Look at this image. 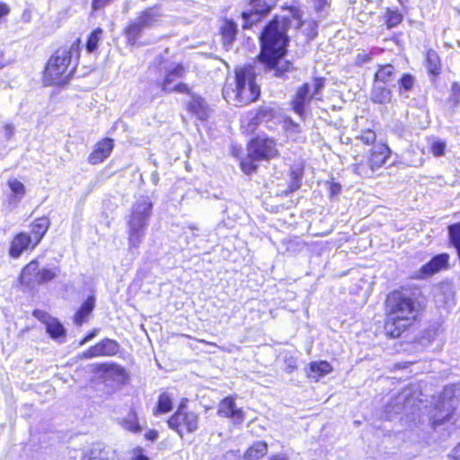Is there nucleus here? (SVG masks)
Here are the masks:
<instances>
[{"label":"nucleus","instance_id":"f257e3e1","mask_svg":"<svg viewBox=\"0 0 460 460\" xmlns=\"http://www.w3.org/2000/svg\"><path fill=\"white\" fill-rule=\"evenodd\" d=\"M286 25L285 18L279 20L276 17L268 23L261 35V60L270 70H274L277 77L284 76L286 72L293 68L290 62L282 59L288 41Z\"/></svg>","mask_w":460,"mask_h":460},{"label":"nucleus","instance_id":"f03ea898","mask_svg":"<svg viewBox=\"0 0 460 460\" xmlns=\"http://www.w3.org/2000/svg\"><path fill=\"white\" fill-rule=\"evenodd\" d=\"M386 308L385 330L389 336L396 338L415 320L418 304L406 293L394 291L386 299Z\"/></svg>","mask_w":460,"mask_h":460},{"label":"nucleus","instance_id":"7ed1b4c3","mask_svg":"<svg viewBox=\"0 0 460 460\" xmlns=\"http://www.w3.org/2000/svg\"><path fill=\"white\" fill-rule=\"evenodd\" d=\"M261 93L255 83V71L252 66L237 67L233 83L227 82L223 88V96L235 106H244L255 102Z\"/></svg>","mask_w":460,"mask_h":460},{"label":"nucleus","instance_id":"20e7f679","mask_svg":"<svg viewBox=\"0 0 460 460\" xmlns=\"http://www.w3.org/2000/svg\"><path fill=\"white\" fill-rule=\"evenodd\" d=\"M78 43H73L69 48L58 49L49 59L44 72V81L49 84L66 83L73 70H69L73 57L78 56Z\"/></svg>","mask_w":460,"mask_h":460},{"label":"nucleus","instance_id":"39448f33","mask_svg":"<svg viewBox=\"0 0 460 460\" xmlns=\"http://www.w3.org/2000/svg\"><path fill=\"white\" fill-rule=\"evenodd\" d=\"M153 204L148 197L142 196L132 207L128 222L129 248H138L146 234V229L152 213Z\"/></svg>","mask_w":460,"mask_h":460},{"label":"nucleus","instance_id":"423d86ee","mask_svg":"<svg viewBox=\"0 0 460 460\" xmlns=\"http://www.w3.org/2000/svg\"><path fill=\"white\" fill-rule=\"evenodd\" d=\"M162 17L163 13L159 5L146 8L138 13L137 16L131 20L125 29L128 41L134 45L141 37L143 31L158 25Z\"/></svg>","mask_w":460,"mask_h":460},{"label":"nucleus","instance_id":"0eeeda50","mask_svg":"<svg viewBox=\"0 0 460 460\" xmlns=\"http://www.w3.org/2000/svg\"><path fill=\"white\" fill-rule=\"evenodd\" d=\"M168 426L176 430L182 438L183 429L192 433L199 428V415L194 411H187L186 406L181 403L176 412L168 420Z\"/></svg>","mask_w":460,"mask_h":460},{"label":"nucleus","instance_id":"6e6552de","mask_svg":"<svg viewBox=\"0 0 460 460\" xmlns=\"http://www.w3.org/2000/svg\"><path fill=\"white\" fill-rule=\"evenodd\" d=\"M247 151L254 160L270 159L278 155L275 141L268 137H258L251 140Z\"/></svg>","mask_w":460,"mask_h":460},{"label":"nucleus","instance_id":"1a4fd4ad","mask_svg":"<svg viewBox=\"0 0 460 460\" xmlns=\"http://www.w3.org/2000/svg\"><path fill=\"white\" fill-rule=\"evenodd\" d=\"M250 9L242 13L243 20V28L248 29L253 23L259 22L261 17L268 14L274 6L272 0H251Z\"/></svg>","mask_w":460,"mask_h":460},{"label":"nucleus","instance_id":"9d476101","mask_svg":"<svg viewBox=\"0 0 460 460\" xmlns=\"http://www.w3.org/2000/svg\"><path fill=\"white\" fill-rule=\"evenodd\" d=\"M88 367L91 373L104 382H121L126 376L125 369L115 363L92 364Z\"/></svg>","mask_w":460,"mask_h":460},{"label":"nucleus","instance_id":"9b49d317","mask_svg":"<svg viewBox=\"0 0 460 460\" xmlns=\"http://www.w3.org/2000/svg\"><path fill=\"white\" fill-rule=\"evenodd\" d=\"M119 343L111 339H103L83 353V358L111 357L119 352Z\"/></svg>","mask_w":460,"mask_h":460},{"label":"nucleus","instance_id":"f8f14e48","mask_svg":"<svg viewBox=\"0 0 460 460\" xmlns=\"http://www.w3.org/2000/svg\"><path fill=\"white\" fill-rule=\"evenodd\" d=\"M312 99L311 86L309 83H306L297 89L292 100L293 111L303 119L305 118L306 107L310 104Z\"/></svg>","mask_w":460,"mask_h":460},{"label":"nucleus","instance_id":"ddd939ff","mask_svg":"<svg viewBox=\"0 0 460 460\" xmlns=\"http://www.w3.org/2000/svg\"><path fill=\"white\" fill-rule=\"evenodd\" d=\"M217 413L221 417L231 419L234 423L240 424L245 419L242 409L236 407L233 398L226 397L218 404Z\"/></svg>","mask_w":460,"mask_h":460},{"label":"nucleus","instance_id":"4468645a","mask_svg":"<svg viewBox=\"0 0 460 460\" xmlns=\"http://www.w3.org/2000/svg\"><path fill=\"white\" fill-rule=\"evenodd\" d=\"M33 242L30 238V234L25 232L17 234L10 243L9 255L13 259H18L24 251L34 249Z\"/></svg>","mask_w":460,"mask_h":460},{"label":"nucleus","instance_id":"2eb2a0df","mask_svg":"<svg viewBox=\"0 0 460 460\" xmlns=\"http://www.w3.org/2000/svg\"><path fill=\"white\" fill-rule=\"evenodd\" d=\"M34 316L46 324L47 332L53 339H58L65 336V328L56 318L51 317L47 313L36 310Z\"/></svg>","mask_w":460,"mask_h":460},{"label":"nucleus","instance_id":"dca6fc26","mask_svg":"<svg viewBox=\"0 0 460 460\" xmlns=\"http://www.w3.org/2000/svg\"><path fill=\"white\" fill-rule=\"evenodd\" d=\"M82 460H119L111 447L101 443L93 444L83 456Z\"/></svg>","mask_w":460,"mask_h":460},{"label":"nucleus","instance_id":"f3484780","mask_svg":"<svg viewBox=\"0 0 460 460\" xmlns=\"http://www.w3.org/2000/svg\"><path fill=\"white\" fill-rule=\"evenodd\" d=\"M454 400L445 401L443 398L435 406V412L431 414L430 420L434 427L448 421L453 412Z\"/></svg>","mask_w":460,"mask_h":460},{"label":"nucleus","instance_id":"a211bd4d","mask_svg":"<svg viewBox=\"0 0 460 460\" xmlns=\"http://www.w3.org/2000/svg\"><path fill=\"white\" fill-rule=\"evenodd\" d=\"M113 149V140L111 138H104L99 141L93 152L88 156V162L92 164H98L104 161Z\"/></svg>","mask_w":460,"mask_h":460},{"label":"nucleus","instance_id":"6ab92c4d","mask_svg":"<svg viewBox=\"0 0 460 460\" xmlns=\"http://www.w3.org/2000/svg\"><path fill=\"white\" fill-rule=\"evenodd\" d=\"M448 259L449 257L446 253L436 255L428 263L421 266L419 271V277H429L438 272L442 269L447 268L448 264Z\"/></svg>","mask_w":460,"mask_h":460},{"label":"nucleus","instance_id":"aec40b11","mask_svg":"<svg viewBox=\"0 0 460 460\" xmlns=\"http://www.w3.org/2000/svg\"><path fill=\"white\" fill-rule=\"evenodd\" d=\"M390 153L391 151L386 145L376 144L373 146L367 159L375 172L385 164Z\"/></svg>","mask_w":460,"mask_h":460},{"label":"nucleus","instance_id":"412c9836","mask_svg":"<svg viewBox=\"0 0 460 460\" xmlns=\"http://www.w3.org/2000/svg\"><path fill=\"white\" fill-rule=\"evenodd\" d=\"M40 268L37 261H31L22 270L20 282L29 288L39 285Z\"/></svg>","mask_w":460,"mask_h":460},{"label":"nucleus","instance_id":"4be33fe9","mask_svg":"<svg viewBox=\"0 0 460 460\" xmlns=\"http://www.w3.org/2000/svg\"><path fill=\"white\" fill-rule=\"evenodd\" d=\"M7 185L11 190V194L8 196V205L11 208H15L25 196L26 188L22 181L15 178L9 179Z\"/></svg>","mask_w":460,"mask_h":460},{"label":"nucleus","instance_id":"5701e85b","mask_svg":"<svg viewBox=\"0 0 460 460\" xmlns=\"http://www.w3.org/2000/svg\"><path fill=\"white\" fill-rule=\"evenodd\" d=\"M187 109L199 119H206L208 117L209 109L203 98L196 94H190V101Z\"/></svg>","mask_w":460,"mask_h":460},{"label":"nucleus","instance_id":"b1692460","mask_svg":"<svg viewBox=\"0 0 460 460\" xmlns=\"http://www.w3.org/2000/svg\"><path fill=\"white\" fill-rule=\"evenodd\" d=\"M30 238L33 242V247H36L49 227V220L47 217L37 218L31 226Z\"/></svg>","mask_w":460,"mask_h":460},{"label":"nucleus","instance_id":"393cba45","mask_svg":"<svg viewBox=\"0 0 460 460\" xmlns=\"http://www.w3.org/2000/svg\"><path fill=\"white\" fill-rule=\"evenodd\" d=\"M370 100L378 104L389 103L392 100V92L386 84L374 82Z\"/></svg>","mask_w":460,"mask_h":460},{"label":"nucleus","instance_id":"a878e982","mask_svg":"<svg viewBox=\"0 0 460 460\" xmlns=\"http://www.w3.org/2000/svg\"><path fill=\"white\" fill-rule=\"evenodd\" d=\"M185 75V69L181 65H177L172 69L167 70L164 79L161 84L162 89L164 92H172V84L178 79H181Z\"/></svg>","mask_w":460,"mask_h":460},{"label":"nucleus","instance_id":"bb28decb","mask_svg":"<svg viewBox=\"0 0 460 460\" xmlns=\"http://www.w3.org/2000/svg\"><path fill=\"white\" fill-rule=\"evenodd\" d=\"M332 370V366L325 360L312 362L307 372V376L315 382L320 378L331 373Z\"/></svg>","mask_w":460,"mask_h":460},{"label":"nucleus","instance_id":"cd10ccee","mask_svg":"<svg viewBox=\"0 0 460 460\" xmlns=\"http://www.w3.org/2000/svg\"><path fill=\"white\" fill-rule=\"evenodd\" d=\"M95 306V297L93 296H88L81 307L77 310L74 316V323L77 326H81L91 314Z\"/></svg>","mask_w":460,"mask_h":460},{"label":"nucleus","instance_id":"c85d7f7f","mask_svg":"<svg viewBox=\"0 0 460 460\" xmlns=\"http://www.w3.org/2000/svg\"><path fill=\"white\" fill-rule=\"evenodd\" d=\"M221 35L225 46H230L234 41L237 34V25L232 20H226L221 28Z\"/></svg>","mask_w":460,"mask_h":460},{"label":"nucleus","instance_id":"c756f323","mask_svg":"<svg viewBox=\"0 0 460 460\" xmlns=\"http://www.w3.org/2000/svg\"><path fill=\"white\" fill-rule=\"evenodd\" d=\"M395 78V69L390 64L379 66L375 74V81L382 84H387Z\"/></svg>","mask_w":460,"mask_h":460},{"label":"nucleus","instance_id":"7c9ffc66","mask_svg":"<svg viewBox=\"0 0 460 460\" xmlns=\"http://www.w3.org/2000/svg\"><path fill=\"white\" fill-rule=\"evenodd\" d=\"M426 67L429 73L432 75H438L441 72V63L440 58L437 51L434 49H429L426 54Z\"/></svg>","mask_w":460,"mask_h":460},{"label":"nucleus","instance_id":"2f4dec72","mask_svg":"<svg viewBox=\"0 0 460 460\" xmlns=\"http://www.w3.org/2000/svg\"><path fill=\"white\" fill-rule=\"evenodd\" d=\"M268 452V445L258 441L250 447L244 454V460H258Z\"/></svg>","mask_w":460,"mask_h":460},{"label":"nucleus","instance_id":"473e14b6","mask_svg":"<svg viewBox=\"0 0 460 460\" xmlns=\"http://www.w3.org/2000/svg\"><path fill=\"white\" fill-rule=\"evenodd\" d=\"M172 396L168 393H163L159 395L156 407L154 409V415L158 416L172 411Z\"/></svg>","mask_w":460,"mask_h":460},{"label":"nucleus","instance_id":"72a5a7b5","mask_svg":"<svg viewBox=\"0 0 460 460\" xmlns=\"http://www.w3.org/2000/svg\"><path fill=\"white\" fill-rule=\"evenodd\" d=\"M121 425L125 429L134 433H138L141 431V427L137 421V414L132 411L122 420Z\"/></svg>","mask_w":460,"mask_h":460},{"label":"nucleus","instance_id":"f704fd0d","mask_svg":"<svg viewBox=\"0 0 460 460\" xmlns=\"http://www.w3.org/2000/svg\"><path fill=\"white\" fill-rule=\"evenodd\" d=\"M447 104L452 112H455L460 104V84L454 82L451 85V93L447 99Z\"/></svg>","mask_w":460,"mask_h":460},{"label":"nucleus","instance_id":"c9c22d12","mask_svg":"<svg viewBox=\"0 0 460 460\" xmlns=\"http://www.w3.org/2000/svg\"><path fill=\"white\" fill-rule=\"evenodd\" d=\"M103 30L101 28H96L92 31V33L88 37V40L86 43V50L89 53L94 52L97 48L98 44L102 37Z\"/></svg>","mask_w":460,"mask_h":460},{"label":"nucleus","instance_id":"e433bc0d","mask_svg":"<svg viewBox=\"0 0 460 460\" xmlns=\"http://www.w3.org/2000/svg\"><path fill=\"white\" fill-rule=\"evenodd\" d=\"M448 234L451 243L456 249L460 259V223L453 224L448 227Z\"/></svg>","mask_w":460,"mask_h":460},{"label":"nucleus","instance_id":"4c0bfd02","mask_svg":"<svg viewBox=\"0 0 460 460\" xmlns=\"http://www.w3.org/2000/svg\"><path fill=\"white\" fill-rule=\"evenodd\" d=\"M354 172L361 177H371L375 172L374 169L368 162V159L367 162H364L363 159H361L359 162H357L354 164Z\"/></svg>","mask_w":460,"mask_h":460},{"label":"nucleus","instance_id":"58836bf2","mask_svg":"<svg viewBox=\"0 0 460 460\" xmlns=\"http://www.w3.org/2000/svg\"><path fill=\"white\" fill-rule=\"evenodd\" d=\"M415 84V78L410 74H404L399 80V93L403 94L404 92H409L412 89Z\"/></svg>","mask_w":460,"mask_h":460},{"label":"nucleus","instance_id":"ea45409f","mask_svg":"<svg viewBox=\"0 0 460 460\" xmlns=\"http://www.w3.org/2000/svg\"><path fill=\"white\" fill-rule=\"evenodd\" d=\"M57 277V270L42 268L40 271L39 285L49 282Z\"/></svg>","mask_w":460,"mask_h":460},{"label":"nucleus","instance_id":"a19ab883","mask_svg":"<svg viewBox=\"0 0 460 460\" xmlns=\"http://www.w3.org/2000/svg\"><path fill=\"white\" fill-rule=\"evenodd\" d=\"M258 160H254L252 159L249 155H248V157L243 161H241V168L243 170V172L245 173V174H251L252 173L256 168H257V165L254 164L255 162H257Z\"/></svg>","mask_w":460,"mask_h":460},{"label":"nucleus","instance_id":"79ce46f5","mask_svg":"<svg viewBox=\"0 0 460 460\" xmlns=\"http://www.w3.org/2000/svg\"><path fill=\"white\" fill-rule=\"evenodd\" d=\"M358 139H360L364 144L370 145L373 144L376 139V135L375 131L371 129L362 130L361 134L357 137Z\"/></svg>","mask_w":460,"mask_h":460},{"label":"nucleus","instance_id":"37998d69","mask_svg":"<svg viewBox=\"0 0 460 460\" xmlns=\"http://www.w3.org/2000/svg\"><path fill=\"white\" fill-rule=\"evenodd\" d=\"M311 86V94L313 98L320 99L319 93L323 90L324 86V81L323 78H316L314 80L313 84H310Z\"/></svg>","mask_w":460,"mask_h":460},{"label":"nucleus","instance_id":"c03bdc74","mask_svg":"<svg viewBox=\"0 0 460 460\" xmlns=\"http://www.w3.org/2000/svg\"><path fill=\"white\" fill-rule=\"evenodd\" d=\"M446 143L442 140H436L431 144L430 151L435 156H442L445 154Z\"/></svg>","mask_w":460,"mask_h":460},{"label":"nucleus","instance_id":"a18cd8bd","mask_svg":"<svg viewBox=\"0 0 460 460\" xmlns=\"http://www.w3.org/2000/svg\"><path fill=\"white\" fill-rule=\"evenodd\" d=\"M409 403H410V400L407 399L403 394H399L395 398V407H396V409L394 410L395 413H400L402 411H403L407 407V405Z\"/></svg>","mask_w":460,"mask_h":460},{"label":"nucleus","instance_id":"49530a36","mask_svg":"<svg viewBox=\"0 0 460 460\" xmlns=\"http://www.w3.org/2000/svg\"><path fill=\"white\" fill-rule=\"evenodd\" d=\"M402 20V14L396 12H391L387 17V25L388 27H394L399 24Z\"/></svg>","mask_w":460,"mask_h":460},{"label":"nucleus","instance_id":"de8ad7c7","mask_svg":"<svg viewBox=\"0 0 460 460\" xmlns=\"http://www.w3.org/2000/svg\"><path fill=\"white\" fill-rule=\"evenodd\" d=\"M129 455L128 460H149L148 457L144 455V450L141 447L134 448Z\"/></svg>","mask_w":460,"mask_h":460},{"label":"nucleus","instance_id":"09e8293b","mask_svg":"<svg viewBox=\"0 0 460 460\" xmlns=\"http://www.w3.org/2000/svg\"><path fill=\"white\" fill-rule=\"evenodd\" d=\"M301 175L296 172L291 173V182L289 184V190L295 191L300 187Z\"/></svg>","mask_w":460,"mask_h":460},{"label":"nucleus","instance_id":"8fccbe9b","mask_svg":"<svg viewBox=\"0 0 460 460\" xmlns=\"http://www.w3.org/2000/svg\"><path fill=\"white\" fill-rule=\"evenodd\" d=\"M114 0H92V10H102L105 6L111 4Z\"/></svg>","mask_w":460,"mask_h":460},{"label":"nucleus","instance_id":"3c124183","mask_svg":"<svg viewBox=\"0 0 460 460\" xmlns=\"http://www.w3.org/2000/svg\"><path fill=\"white\" fill-rule=\"evenodd\" d=\"M370 60H371L370 55L365 51H362L358 54L355 62L357 65H363V64L368 63Z\"/></svg>","mask_w":460,"mask_h":460},{"label":"nucleus","instance_id":"603ef678","mask_svg":"<svg viewBox=\"0 0 460 460\" xmlns=\"http://www.w3.org/2000/svg\"><path fill=\"white\" fill-rule=\"evenodd\" d=\"M331 0H313L314 8L317 12H321L326 5L330 4Z\"/></svg>","mask_w":460,"mask_h":460},{"label":"nucleus","instance_id":"864d4df0","mask_svg":"<svg viewBox=\"0 0 460 460\" xmlns=\"http://www.w3.org/2000/svg\"><path fill=\"white\" fill-rule=\"evenodd\" d=\"M172 91H175V92L181 93H189L190 88H189L188 84L180 83V84H175L172 87Z\"/></svg>","mask_w":460,"mask_h":460},{"label":"nucleus","instance_id":"5fc2aeb1","mask_svg":"<svg viewBox=\"0 0 460 460\" xmlns=\"http://www.w3.org/2000/svg\"><path fill=\"white\" fill-rule=\"evenodd\" d=\"M14 134V127L12 124H6L4 126V136L7 139H10Z\"/></svg>","mask_w":460,"mask_h":460},{"label":"nucleus","instance_id":"6e6d98bb","mask_svg":"<svg viewBox=\"0 0 460 460\" xmlns=\"http://www.w3.org/2000/svg\"><path fill=\"white\" fill-rule=\"evenodd\" d=\"M308 25L311 28L309 36L310 38H314L317 35V23L314 21H311L308 22Z\"/></svg>","mask_w":460,"mask_h":460},{"label":"nucleus","instance_id":"4d7b16f0","mask_svg":"<svg viewBox=\"0 0 460 460\" xmlns=\"http://www.w3.org/2000/svg\"><path fill=\"white\" fill-rule=\"evenodd\" d=\"M97 329L93 330L92 332H90L87 336H85L81 341H80V345H84L85 344L86 342H88L89 341H91L92 339H93L96 334H97Z\"/></svg>","mask_w":460,"mask_h":460},{"label":"nucleus","instance_id":"13d9d810","mask_svg":"<svg viewBox=\"0 0 460 460\" xmlns=\"http://www.w3.org/2000/svg\"><path fill=\"white\" fill-rule=\"evenodd\" d=\"M158 433L155 430H149L147 433H146V438L148 440L154 441L157 438Z\"/></svg>","mask_w":460,"mask_h":460},{"label":"nucleus","instance_id":"bf43d9fd","mask_svg":"<svg viewBox=\"0 0 460 460\" xmlns=\"http://www.w3.org/2000/svg\"><path fill=\"white\" fill-rule=\"evenodd\" d=\"M8 13V6L5 4L0 3V17L6 15Z\"/></svg>","mask_w":460,"mask_h":460},{"label":"nucleus","instance_id":"052dcab7","mask_svg":"<svg viewBox=\"0 0 460 460\" xmlns=\"http://www.w3.org/2000/svg\"><path fill=\"white\" fill-rule=\"evenodd\" d=\"M453 456L456 459L460 458V443L453 449Z\"/></svg>","mask_w":460,"mask_h":460},{"label":"nucleus","instance_id":"680f3d73","mask_svg":"<svg viewBox=\"0 0 460 460\" xmlns=\"http://www.w3.org/2000/svg\"><path fill=\"white\" fill-rule=\"evenodd\" d=\"M6 64L7 62L4 58V52L0 49V69L3 68Z\"/></svg>","mask_w":460,"mask_h":460},{"label":"nucleus","instance_id":"e2e57ef3","mask_svg":"<svg viewBox=\"0 0 460 460\" xmlns=\"http://www.w3.org/2000/svg\"><path fill=\"white\" fill-rule=\"evenodd\" d=\"M270 460H288L285 456H273Z\"/></svg>","mask_w":460,"mask_h":460},{"label":"nucleus","instance_id":"0e129e2a","mask_svg":"<svg viewBox=\"0 0 460 460\" xmlns=\"http://www.w3.org/2000/svg\"><path fill=\"white\" fill-rule=\"evenodd\" d=\"M188 228L191 231H198L199 230V227L193 224L191 225H189Z\"/></svg>","mask_w":460,"mask_h":460},{"label":"nucleus","instance_id":"69168bd1","mask_svg":"<svg viewBox=\"0 0 460 460\" xmlns=\"http://www.w3.org/2000/svg\"><path fill=\"white\" fill-rule=\"evenodd\" d=\"M451 456H452L453 460H460V458L456 459V457L453 456V452L451 453Z\"/></svg>","mask_w":460,"mask_h":460},{"label":"nucleus","instance_id":"338daca9","mask_svg":"<svg viewBox=\"0 0 460 460\" xmlns=\"http://www.w3.org/2000/svg\"><path fill=\"white\" fill-rule=\"evenodd\" d=\"M456 216V217H460V211Z\"/></svg>","mask_w":460,"mask_h":460}]
</instances>
